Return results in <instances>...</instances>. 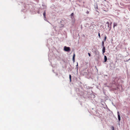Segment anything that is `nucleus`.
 <instances>
[{"mask_svg": "<svg viewBox=\"0 0 130 130\" xmlns=\"http://www.w3.org/2000/svg\"><path fill=\"white\" fill-rule=\"evenodd\" d=\"M69 78L70 79V82H71V75H69Z\"/></svg>", "mask_w": 130, "mask_h": 130, "instance_id": "9b49d317", "label": "nucleus"}, {"mask_svg": "<svg viewBox=\"0 0 130 130\" xmlns=\"http://www.w3.org/2000/svg\"><path fill=\"white\" fill-rule=\"evenodd\" d=\"M86 13H87V14H88L89 13V12L88 11H87L86 12Z\"/></svg>", "mask_w": 130, "mask_h": 130, "instance_id": "2eb2a0df", "label": "nucleus"}, {"mask_svg": "<svg viewBox=\"0 0 130 130\" xmlns=\"http://www.w3.org/2000/svg\"><path fill=\"white\" fill-rule=\"evenodd\" d=\"M107 38V37H106V36H105V38H104V41H106V39Z\"/></svg>", "mask_w": 130, "mask_h": 130, "instance_id": "ddd939ff", "label": "nucleus"}, {"mask_svg": "<svg viewBox=\"0 0 130 130\" xmlns=\"http://www.w3.org/2000/svg\"><path fill=\"white\" fill-rule=\"evenodd\" d=\"M104 62H106L107 60V58L106 56H104Z\"/></svg>", "mask_w": 130, "mask_h": 130, "instance_id": "0eeeda50", "label": "nucleus"}, {"mask_svg": "<svg viewBox=\"0 0 130 130\" xmlns=\"http://www.w3.org/2000/svg\"><path fill=\"white\" fill-rule=\"evenodd\" d=\"M117 23L116 22L113 23V28L114 29L115 28V26H117Z\"/></svg>", "mask_w": 130, "mask_h": 130, "instance_id": "20e7f679", "label": "nucleus"}, {"mask_svg": "<svg viewBox=\"0 0 130 130\" xmlns=\"http://www.w3.org/2000/svg\"><path fill=\"white\" fill-rule=\"evenodd\" d=\"M112 130H114V127L113 126H112Z\"/></svg>", "mask_w": 130, "mask_h": 130, "instance_id": "f3484780", "label": "nucleus"}, {"mask_svg": "<svg viewBox=\"0 0 130 130\" xmlns=\"http://www.w3.org/2000/svg\"><path fill=\"white\" fill-rule=\"evenodd\" d=\"M75 55L74 53V54L73 57V62H74L75 61Z\"/></svg>", "mask_w": 130, "mask_h": 130, "instance_id": "423d86ee", "label": "nucleus"}, {"mask_svg": "<svg viewBox=\"0 0 130 130\" xmlns=\"http://www.w3.org/2000/svg\"><path fill=\"white\" fill-rule=\"evenodd\" d=\"M73 14H73V13H72L71 14V16H73Z\"/></svg>", "mask_w": 130, "mask_h": 130, "instance_id": "4468645a", "label": "nucleus"}, {"mask_svg": "<svg viewBox=\"0 0 130 130\" xmlns=\"http://www.w3.org/2000/svg\"><path fill=\"white\" fill-rule=\"evenodd\" d=\"M105 47H103V50H102V52H103V54H104V53L105 52Z\"/></svg>", "mask_w": 130, "mask_h": 130, "instance_id": "39448f33", "label": "nucleus"}, {"mask_svg": "<svg viewBox=\"0 0 130 130\" xmlns=\"http://www.w3.org/2000/svg\"><path fill=\"white\" fill-rule=\"evenodd\" d=\"M109 23L108 22H107L105 24V26H106L107 27V26H109Z\"/></svg>", "mask_w": 130, "mask_h": 130, "instance_id": "6e6552de", "label": "nucleus"}, {"mask_svg": "<svg viewBox=\"0 0 130 130\" xmlns=\"http://www.w3.org/2000/svg\"><path fill=\"white\" fill-rule=\"evenodd\" d=\"M102 46L103 47H104V42L103 41H102Z\"/></svg>", "mask_w": 130, "mask_h": 130, "instance_id": "9d476101", "label": "nucleus"}, {"mask_svg": "<svg viewBox=\"0 0 130 130\" xmlns=\"http://www.w3.org/2000/svg\"><path fill=\"white\" fill-rule=\"evenodd\" d=\"M88 55H89V57H90L91 56V54H90V53H88Z\"/></svg>", "mask_w": 130, "mask_h": 130, "instance_id": "dca6fc26", "label": "nucleus"}, {"mask_svg": "<svg viewBox=\"0 0 130 130\" xmlns=\"http://www.w3.org/2000/svg\"><path fill=\"white\" fill-rule=\"evenodd\" d=\"M106 29H108L109 30H110L111 29V27L109 25V26H107V27H106Z\"/></svg>", "mask_w": 130, "mask_h": 130, "instance_id": "7ed1b4c3", "label": "nucleus"}, {"mask_svg": "<svg viewBox=\"0 0 130 130\" xmlns=\"http://www.w3.org/2000/svg\"><path fill=\"white\" fill-rule=\"evenodd\" d=\"M43 15L45 18V15H46V13H45V11L43 13Z\"/></svg>", "mask_w": 130, "mask_h": 130, "instance_id": "1a4fd4ad", "label": "nucleus"}, {"mask_svg": "<svg viewBox=\"0 0 130 130\" xmlns=\"http://www.w3.org/2000/svg\"><path fill=\"white\" fill-rule=\"evenodd\" d=\"M117 115H118V120L119 121H120L121 119H120V115L119 111L117 112Z\"/></svg>", "mask_w": 130, "mask_h": 130, "instance_id": "f03ea898", "label": "nucleus"}, {"mask_svg": "<svg viewBox=\"0 0 130 130\" xmlns=\"http://www.w3.org/2000/svg\"><path fill=\"white\" fill-rule=\"evenodd\" d=\"M64 50L66 52H69L70 50V49L69 47H67L65 46L64 48Z\"/></svg>", "mask_w": 130, "mask_h": 130, "instance_id": "f257e3e1", "label": "nucleus"}, {"mask_svg": "<svg viewBox=\"0 0 130 130\" xmlns=\"http://www.w3.org/2000/svg\"><path fill=\"white\" fill-rule=\"evenodd\" d=\"M98 36H99V38H101V36H100V34L99 33L98 34Z\"/></svg>", "mask_w": 130, "mask_h": 130, "instance_id": "f8f14e48", "label": "nucleus"}]
</instances>
